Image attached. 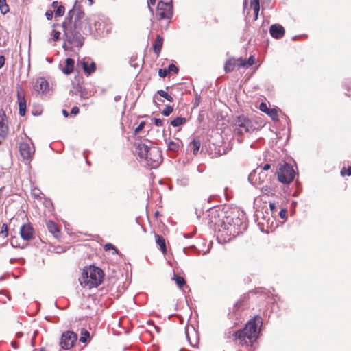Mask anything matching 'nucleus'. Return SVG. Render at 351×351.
Returning a JSON list of instances; mask_svg holds the SVG:
<instances>
[{
	"label": "nucleus",
	"mask_w": 351,
	"mask_h": 351,
	"mask_svg": "<svg viewBox=\"0 0 351 351\" xmlns=\"http://www.w3.org/2000/svg\"><path fill=\"white\" fill-rule=\"evenodd\" d=\"M262 324V318L258 315H256L246 323L243 329L235 332L234 336L241 341H245L247 339L250 346H252L253 343L256 341L259 337Z\"/></svg>",
	"instance_id": "obj_1"
},
{
	"label": "nucleus",
	"mask_w": 351,
	"mask_h": 351,
	"mask_svg": "<svg viewBox=\"0 0 351 351\" xmlns=\"http://www.w3.org/2000/svg\"><path fill=\"white\" fill-rule=\"evenodd\" d=\"M104 276V272L101 268L95 265H89L84 267L79 280L82 286L91 289L97 287L101 284Z\"/></svg>",
	"instance_id": "obj_2"
},
{
	"label": "nucleus",
	"mask_w": 351,
	"mask_h": 351,
	"mask_svg": "<svg viewBox=\"0 0 351 351\" xmlns=\"http://www.w3.org/2000/svg\"><path fill=\"white\" fill-rule=\"evenodd\" d=\"M222 226L235 237L246 230L247 223L244 213H238L226 216L223 220Z\"/></svg>",
	"instance_id": "obj_3"
},
{
	"label": "nucleus",
	"mask_w": 351,
	"mask_h": 351,
	"mask_svg": "<svg viewBox=\"0 0 351 351\" xmlns=\"http://www.w3.org/2000/svg\"><path fill=\"white\" fill-rule=\"evenodd\" d=\"M136 152L139 158L146 160L152 168L157 167L162 161L161 151L156 147L150 149L149 145L140 143L136 146Z\"/></svg>",
	"instance_id": "obj_4"
},
{
	"label": "nucleus",
	"mask_w": 351,
	"mask_h": 351,
	"mask_svg": "<svg viewBox=\"0 0 351 351\" xmlns=\"http://www.w3.org/2000/svg\"><path fill=\"white\" fill-rule=\"evenodd\" d=\"M64 29V36L66 40L72 47L80 49L84 45V37L80 33V28H75V26L66 27Z\"/></svg>",
	"instance_id": "obj_5"
},
{
	"label": "nucleus",
	"mask_w": 351,
	"mask_h": 351,
	"mask_svg": "<svg viewBox=\"0 0 351 351\" xmlns=\"http://www.w3.org/2000/svg\"><path fill=\"white\" fill-rule=\"evenodd\" d=\"M276 173L273 171L265 172L259 170V167L253 170L248 176V181L253 185L271 183V178L275 179Z\"/></svg>",
	"instance_id": "obj_6"
},
{
	"label": "nucleus",
	"mask_w": 351,
	"mask_h": 351,
	"mask_svg": "<svg viewBox=\"0 0 351 351\" xmlns=\"http://www.w3.org/2000/svg\"><path fill=\"white\" fill-rule=\"evenodd\" d=\"M75 16L74 19L73 25L75 28H80L83 34L88 35L91 32L90 19H86L84 21H82L85 16L84 12L82 10L80 5L77 3V8L75 10Z\"/></svg>",
	"instance_id": "obj_7"
},
{
	"label": "nucleus",
	"mask_w": 351,
	"mask_h": 351,
	"mask_svg": "<svg viewBox=\"0 0 351 351\" xmlns=\"http://www.w3.org/2000/svg\"><path fill=\"white\" fill-rule=\"evenodd\" d=\"M234 125L237 127L234 129V132L240 136L243 134V130L247 133L255 130L252 121L245 115L236 117L234 120Z\"/></svg>",
	"instance_id": "obj_8"
},
{
	"label": "nucleus",
	"mask_w": 351,
	"mask_h": 351,
	"mask_svg": "<svg viewBox=\"0 0 351 351\" xmlns=\"http://www.w3.org/2000/svg\"><path fill=\"white\" fill-rule=\"evenodd\" d=\"M278 180L280 182L288 184L295 178V171L293 167L287 163L284 164L278 171Z\"/></svg>",
	"instance_id": "obj_9"
},
{
	"label": "nucleus",
	"mask_w": 351,
	"mask_h": 351,
	"mask_svg": "<svg viewBox=\"0 0 351 351\" xmlns=\"http://www.w3.org/2000/svg\"><path fill=\"white\" fill-rule=\"evenodd\" d=\"M157 10L159 15L158 20H171L173 15L172 0H171L169 2H165L162 0L159 1L157 5Z\"/></svg>",
	"instance_id": "obj_10"
},
{
	"label": "nucleus",
	"mask_w": 351,
	"mask_h": 351,
	"mask_svg": "<svg viewBox=\"0 0 351 351\" xmlns=\"http://www.w3.org/2000/svg\"><path fill=\"white\" fill-rule=\"evenodd\" d=\"M77 340V335L73 331L64 332L60 337V346L62 349L69 350L73 348Z\"/></svg>",
	"instance_id": "obj_11"
},
{
	"label": "nucleus",
	"mask_w": 351,
	"mask_h": 351,
	"mask_svg": "<svg viewBox=\"0 0 351 351\" xmlns=\"http://www.w3.org/2000/svg\"><path fill=\"white\" fill-rule=\"evenodd\" d=\"M78 64L81 65L84 73L88 76L96 70V64L90 58H84L78 60Z\"/></svg>",
	"instance_id": "obj_12"
},
{
	"label": "nucleus",
	"mask_w": 351,
	"mask_h": 351,
	"mask_svg": "<svg viewBox=\"0 0 351 351\" xmlns=\"http://www.w3.org/2000/svg\"><path fill=\"white\" fill-rule=\"evenodd\" d=\"M19 152L21 157L24 160H29L34 154V147H31L30 145L27 142H21L19 143Z\"/></svg>",
	"instance_id": "obj_13"
},
{
	"label": "nucleus",
	"mask_w": 351,
	"mask_h": 351,
	"mask_svg": "<svg viewBox=\"0 0 351 351\" xmlns=\"http://www.w3.org/2000/svg\"><path fill=\"white\" fill-rule=\"evenodd\" d=\"M34 234V230L32 226L28 223L23 224L20 228V235L24 241H30Z\"/></svg>",
	"instance_id": "obj_14"
},
{
	"label": "nucleus",
	"mask_w": 351,
	"mask_h": 351,
	"mask_svg": "<svg viewBox=\"0 0 351 351\" xmlns=\"http://www.w3.org/2000/svg\"><path fill=\"white\" fill-rule=\"evenodd\" d=\"M8 132V118L5 112L3 110H0V136L2 138H5Z\"/></svg>",
	"instance_id": "obj_15"
},
{
	"label": "nucleus",
	"mask_w": 351,
	"mask_h": 351,
	"mask_svg": "<svg viewBox=\"0 0 351 351\" xmlns=\"http://www.w3.org/2000/svg\"><path fill=\"white\" fill-rule=\"evenodd\" d=\"M269 33L274 38L280 39L284 36L285 29L282 25L276 23L270 26Z\"/></svg>",
	"instance_id": "obj_16"
},
{
	"label": "nucleus",
	"mask_w": 351,
	"mask_h": 351,
	"mask_svg": "<svg viewBox=\"0 0 351 351\" xmlns=\"http://www.w3.org/2000/svg\"><path fill=\"white\" fill-rule=\"evenodd\" d=\"M71 93H72L73 95H80L82 99H88L89 96L88 90L79 83L73 84Z\"/></svg>",
	"instance_id": "obj_17"
},
{
	"label": "nucleus",
	"mask_w": 351,
	"mask_h": 351,
	"mask_svg": "<svg viewBox=\"0 0 351 351\" xmlns=\"http://www.w3.org/2000/svg\"><path fill=\"white\" fill-rule=\"evenodd\" d=\"M34 90L36 92L45 93L49 90V83L43 77L38 78L35 82Z\"/></svg>",
	"instance_id": "obj_18"
},
{
	"label": "nucleus",
	"mask_w": 351,
	"mask_h": 351,
	"mask_svg": "<svg viewBox=\"0 0 351 351\" xmlns=\"http://www.w3.org/2000/svg\"><path fill=\"white\" fill-rule=\"evenodd\" d=\"M77 8V0H76L75 1V3H74V5L72 9H71L68 14H67V16L65 19V21L62 23V27L63 28H65L68 26H70L71 27V25L72 23V20H73V17L74 16V15L75 16V10H76V8Z\"/></svg>",
	"instance_id": "obj_19"
},
{
	"label": "nucleus",
	"mask_w": 351,
	"mask_h": 351,
	"mask_svg": "<svg viewBox=\"0 0 351 351\" xmlns=\"http://www.w3.org/2000/svg\"><path fill=\"white\" fill-rule=\"evenodd\" d=\"M75 60L73 58H68L65 60V66L62 69L64 74L69 75L74 71Z\"/></svg>",
	"instance_id": "obj_20"
},
{
	"label": "nucleus",
	"mask_w": 351,
	"mask_h": 351,
	"mask_svg": "<svg viewBox=\"0 0 351 351\" xmlns=\"http://www.w3.org/2000/svg\"><path fill=\"white\" fill-rule=\"evenodd\" d=\"M17 99L19 102V115L23 117L26 113V101L24 97H22L19 93H17Z\"/></svg>",
	"instance_id": "obj_21"
},
{
	"label": "nucleus",
	"mask_w": 351,
	"mask_h": 351,
	"mask_svg": "<svg viewBox=\"0 0 351 351\" xmlns=\"http://www.w3.org/2000/svg\"><path fill=\"white\" fill-rule=\"evenodd\" d=\"M47 227L49 232H51L54 237L58 238L60 234V228L58 226L52 221H49L47 223Z\"/></svg>",
	"instance_id": "obj_22"
},
{
	"label": "nucleus",
	"mask_w": 351,
	"mask_h": 351,
	"mask_svg": "<svg viewBox=\"0 0 351 351\" xmlns=\"http://www.w3.org/2000/svg\"><path fill=\"white\" fill-rule=\"evenodd\" d=\"M162 45L163 38L160 35L158 34L152 47L154 53L157 56H159L162 47Z\"/></svg>",
	"instance_id": "obj_23"
},
{
	"label": "nucleus",
	"mask_w": 351,
	"mask_h": 351,
	"mask_svg": "<svg viewBox=\"0 0 351 351\" xmlns=\"http://www.w3.org/2000/svg\"><path fill=\"white\" fill-rule=\"evenodd\" d=\"M239 63V67H243L245 69L249 68L252 66L255 62V58L254 56H250L247 60H243L241 58L237 59Z\"/></svg>",
	"instance_id": "obj_24"
},
{
	"label": "nucleus",
	"mask_w": 351,
	"mask_h": 351,
	"mask_svg": "<svg viewBox=\"0 0 351 351\" xmlns=\"http://www.w3.org/2000/svg\"><path fill=\"white\" fill-rule=\"evenodd\" d=\"M156 243L160 246V250L163 254L167 252L166 242L165 238L159 234L155 235Z\"/></svg>",
	"instance_id": "obj_25"
},
{
	"label": "nucleus",
	"mask_w": 351,
	"mask_h": 351,
	"mask_svg": "<svg viewBox=\"0 0 351 351\" xmlns=\"http://www.w3.org/2000/svg\"><path fill=\"white\" fill-rule=\"evenodd\" d=\"M237 61L238 60L233 58L228 59L224 64V71L226 73L232 72L236 66Z\"/></svg>",
	"instance_id": "obj_26"
},
{
	"label": "nucleus",
	"mask_w": 351,
	"mask_h": 351,
	"mask_svg": "<svg viewBox=\"0 0 351 351\" xmlns=\"http://www.w3.org/2000/svg\"><path fill=\"white\" fill-rule=\"evenodd\" d=\"M261 192L263 195L274 196L275 195V191L271 186V183H265V185L263 186L261 188Z\"/></svg>",
	"instance_id": "obj_27"
},
{
	"label": "nucleus",
	"mask_w": 351,
	"mask_h": 351,
	"mask_svg": "<svg viewBox=\"0 0 351 351\" xmlns=\"http://www.w3.org/2000/svg\"><path fill=\"white\" fill-rule=\"evenodd\" d=\"M186 122V118L182 117H178L175 119H173V120H171L170 122V124L173 127L176 128V127H179L180 125L185 124Z\"/></svg>",
	"instance_id": "obj_28"
},
{
	"label": "nucleus",
	"mask_w": 351,
	"mask_h": 351,
	"mask_svg": "<svg viewBox=\"0 0 351 351\" xmlns=\"http://www.w3.org/2000/svg\"><path fill=\"white\" fill-rule=\"evenodd\" d=\"M90 332L86 329H82L80 341L84 343H87L90 341Z\"/></svg>",
	"instance_id": "obj_29"
},
{
	"label": "nucleus",
	"mask_w": 351,
	"mask_h": 351,
	"mask_svg": "<svg viewBox=\"0 0 351 351\" xmlns=\"http://www.w3.org/2000/svg\"><path fill=\"white\" fill-rule=\"evenodd\" d=\"M172 280H174L179 288H182L186 285V280L180 276L174 273Z\"/></svg>",
	"instance_id": "obj_30"
},
{
	"label": "nucleus",
	"mask_w": 351,
	"mask_h": 351,
	"mask_svg": "<svg viewBox=\"0 0 351 351\" xmlns=\"http://www.w3.org/2000/svg\"><path fill=\"white\" fill-rule=\"evenodd\" d=\"M191 145L193 146V153L194 155H197L200 146H201V141L199 138H194L191 143Z\"/></svg>",
	"instance_id": "obj_31"
},
{
	"label": "nucleus",
	"mask_w": 351,
	"mask_h": 351,
	"mask_svg": "<svg viewBox=\"0 0 351 351\" xmlns=\"http://www.w3.org/2000/svg\"><path fill=\"white\" fill-rule=\"evenodd\" d=\"M167 147L169 151L176 152L179 150L180 145L178 142L169 141L167 143Z\"/></svg>",
	"instance_id": "obj_32"
},
{
	"label": "nucleus",
	"mask_w": 351,
	"mask_h": 351,
	"mask_svg": "<svg viewBox=\"0 0 351 351\" xmlns=\"http://www.w3.org/2000/svg\"><path fill=\"white\" fill-rule=\"evenodd\" d=\"M266 114L271 117L274 121H278V110L276 108H271Z\"/></svg>",
	"instance_id": "obj_33"
},
{
	"label": "nucleus",
	"mask_w": 351,
	"mask_h": 351,
	"mask_svg": "<svg viewBox=\"0 0 351 351\" xmlns=\"http://www.w3.org/2000/svg\"><path fill=\"white\" fill-rule=\"evenodd\" d=\"M157 94L159 95L160 97L165 98L167 101L172 102L173 101V98L170 95H169L166 91L163 90H159L157 91Z\"/></svg>",
	"instance_id": "obj_34"
},
{
	"label": "nucleus",
	"mask_w": 351,
	"mask_h": 351,
	"mask_svg": "<svg viewBox=\"0 0 351 351\" xmlns=\"http://www.w3.org/2000/svg\"><path fill=\"white\" fill-rule=\"evenodd\" d=\"M0 10L3 14L9 12V7L6 3V0H0Z\"/></svg>",
	"instance_id": "obj_35"
},
{
	"label": "nucleus",
	"mask_w": 351,
	"mask_h": 351,
	"mask_svg": "<svg viewBox=\"0 0 351 351\" xmlns=\"http://www.w3.org/2000/svg\"><path fill=\"white\" fill-rule=\"evenodd\" d=\"M10 244L14 248H21L23 249L25 247V245H21L18 241V239L15 237H13L10 239Z\"/></svg>",
	"instance_id": "obj_36"
},
{
	"label": "nucleus",
	"mask_w": 351,
	"mask_h": 351,
	"mask_svg": "<svg viewBox=\"0 0 351 351\" xmlns=\"http://www.w3.org/2000/svg\"><path fill=\"white\" fill-rule=\"evenodd\" d=\"M248 298V295L247 294H245L243 295V296L241 297V298L239 299V301H237L235 304H234V308H235V310H239V308L242 306L243 304V302L246 300Z\"/></svg>",
	"instance_id": "obj_37"
},
{
	"label": "nucleus",
	"mask_w": 351,
	"mask_h": 351,
	"mask_svg": "<svg viewBox=\"0 0 351 351\" xmlns=\"http://www.w3.org/2000/svg\"><path fill=\"white\" fill-rule=\"evenodd\" d=\"M173 111V107L169 105H167L166 107L162 110V114L165 117H169Z\"/></svg>",
	"instance_id": "obj_38"
},
{
	"label": "nucleus",
	"mask_w": 351,
	"mask_h": 351,
	"mask_svg": "<svg viewBox=\"0 0 351 351\" xmlns=\"http://www.w3.org/2000/svg\"><path fill=\"white\" fill-rule=\"evenodd\" d=\"M64 7L62 5H60L57 9L54 11L55 12V16L56 17H61L64 14Z\"/></svg>",
	"instance_id": "obj_39"
},
{
	"label": "nucleus",
	"mask_w": 351,
	"mask_h": 351,
	"mask_svg": "<svg viewBox=\"0 0 351 351\" xmlns=\"http://www.w3.org/2000/svg\"><path fill=\"white\" fill-rule=\"evenodd\" d=\"M8 235V228L6 223H3L1 227V230L0 231V237L2 236L3 238L7 237Z\"/></svg>",
	"instance_id": "obj_40"
},
{
	"label": "nucleus",
	"mask_w": 351,
	"mask_h": 351,
	"mask_svg": "<svg viewBox=\"0 0 351 351\" xmlns=\"http://www.w3.org/2000/svg\"><path fill=\"white\" fill-rule=\"evenodd\" d=\"M104 250L106 251H108V250H114V252H113L114 254H118V252H119V250L116 248V247L114 245H112V243H106L104 245Z\"/></svg>",
	"instance_id": "obj_41"
},
{
	"label": "nucleus",
	"mask_w": 351,
	"mask_h": 351,
	"mask_svg": "<svg viewBox=\"0 0 351 351\" xmlns=\"http://www.w3.org/2000/svg\"><path fill=\"white\" fill-rule=\"evenodd\" d=\"M167 69V71L169 73V74L171 72L174 73H178L179 71L178 67L173 64H170Z\"/></svg>",
	"instance_id": "obj_42"
},
{
	"label": "nucleus",
	"mask_w": 351,
	"mask_h": 351,
	"mask_svg": "<svg viewBox=\"0 0 351 351\" xmlns=\"http://www.w3.org/2000/svg\"><path fill=\"white\" fill-rule=\"evenodd\" d=\"M250 4L254 10H260L259 0H251Z\"/></svg>",
	"instance_id": "obj_43"
},
{
	"label": "nucleus",
	"mask_w": 351,
	"mask_h": 351,
	"mask_svg": "<svg viewBox=\"0 0 351 351\" xmlns=\"http://www.w3.org/2000/svg\"><path fill=\"white\" fill-rule=\"evenodd\" d=\"M341 175L342 176H344L345 175H346L348 176H351V166H349L347 169L343 167L341 170Z\"/></svg>",
	"instance_id": "obj_44"
},
{
	"label": "nucleus",
	"mask_w": 351,
	"mask_h": 351,
	"mask_svg": "<svg viewBox=\"0 0 351 351\" xmlns=\"http://www.w3.org/2000/svg\"><path fill=\"white\" fill-rule=\"evenodd\" d=\"M177 183L180 186H186L189 184V180L187 178L178 179Z\"/></svg>",
	"instance_id": "obj_45"
},
{
	"label": "nucleus",
	"mask_w": 351,
	"mask_h": 351,
	"mask_svg": "<svg viewBox=\"0 0 351 351\" xmlns=\"http://www.w3.org/2000/svg\"><path fill=\"white\" fill-rule=\"evenodd\" d=\"M145 122L141 121L140 124L135 128L134 134H138L145 127Z\"/></svg>",
	"instance_id": "obj_46"
},
{
	"label": "nucleus",
	"mask_w": 351,
	"mask_h": 351,
	"mask_svg": "<svg viewBox=\"0 0 351 351\" xmlns=\"http://www.w3.org/2000/svg\"><path fill=\"white\" fill-rule=\"evenodd\" d=\"M259 109L266 114V112H268L271 108H268L265 103L261 102L259 106Z\"/></svg>",
	"instance_id": "obj_47"
},
{
	"label": "nucleus",
	"mask_w": 351,
	"mask_h": 351,
	"mask_svg": "<svg viewBox=\"0 0 351 351\" xmlns=\"http://www.w3.org/2000/svg\"><path fill=\"white\" fill-rule=\"evenodd\" d=\"M167 69H160L158 70V75L162 78L165 77L169 75V73L167 71Z\"/></svg>",
	"instance_id": "obj_48"
},
{
	"label": "nucleus",
	"mask_w": 351,
	"mask_h": 351,
	"mask_svg": "<svg viewBox=\"0 0 351 351\" xmlns=\"http://www.w3.org/2000/svg\"><path fill=\"white\" fill-rule=\"evenodd\" d=\"M62 47H63V49H64L65 51H66V50H71V51H73V48L74 47H72L71 45H70L69 44V43L66 40V38H65V39H64V42L63 45H62Z\"/></svg>",
	"instance_id": "obj_49"
},
{
	"label": "nucleus",
	"mask_w": 351,
	"mask_h": 351,
	"mask_svg": "<svg viewBox=\"0 0 351 351\" xmlns=\"http://www.w3.org/2000/svg\"><path fill=\"white\" fill-rule=\"evenodd\" d=\"M52 35L53 40L56 41L60 39V32L59 31L53 30Z\"/></svg>",
	"instance_id": "obj_50"
},
{
	"label": "nucleus",
	"mask_w": 351,
	"mask_h": 351,
	"mask_svg": "<svg viewBox=\"0 0 351 351\" xmlns=\"http://www.w3.org/2000/svg\"><path fill=\"white\" fill-rule=\"evenodd\" d=\"M287 210L286 209H281L279 212V216L281 219H285L287 218Z\"/></svg>",
	"instance_id": "obj_51"
},
{
	"label": "nucleus",
	"mask_w": 351,
	"mask_h": 351,
	"mask_svg": "<svg viewBox=\"0 0 351 351\" xmlns=\"http://www.w3.org/2000/svg\"><path fill=\"white\" fill-rule=\"evenodd\" d=\"M53 16V12L51 10H47L45 12V16L47 20H51Z\"/></svg>",
	"instance_id": "obj_52"
},
{
	"label": "nucleus",
	"mask_w": 351,
	"mask_h": 351,
	"mask_svg": "<svg viewBox=\"0 0 351 351\" xmlns=\"http://www.w3.org/2000/svg\"><path fill=\"white\" fill-rule=\"evenodd\" d=\"M154 124L155 125L158 126V127H160V126H162V120L159 119V118H154Z\"/></svg>",
	"instance_id": "obj_53"
},
{
	"label": "nucleus",
	"mask_w": 351,
	"mask_h": 351,
	"mask_svg": "<svg viewBox=\"0 0 351 351\" xmlns=\"http://www.w3.org/2000/svg\"><path fill=\"white\" fill-rule=\"evenodd\" d=\"M156 0H148L147 1V5L149 7V9L152 13H153V9L151 8V5H154L156 3Z\"/></svg>",
	"instance_id": "obj_54"
},
{
	"label": "nucleus",
	"mask_w": 351,
	"mask_h": 351,
	"mask_svg": "<svg viewBox=\"0 0 351 351\" xmlns=\"http://www.w3.org/2000/svg\"><path fill=\"white\" fill-rule=\"evenodd\" d=\"M271 169V165L269 163L265 164L263 167H259V170L267 172Z\"/></svg>",
	"instance_id": "obj_55"
},
{
	"label": "nucleus",
	"mask_w": 351,
	"mask_h": 351,
	"mask_svg": "<svg viewBox=\"0 0 351 351\" xmlns=\"http://www.w3.org/2000/svg\"><path fill=\"white\" fill-rule=\"evenodd\" d=\"M80 112L79 108L77 106H74L71 108V114L73 115H77Z\"/></svg>",
	"instance_id": "obj_56"
},
{
	"label": "nucleus",
	"mask_w": 351,
	"mask_h": 351,
	"mask_svg": "<svg viewBox=\"0 0 351 351\" xmlns=\"http://www.w3.org/2000/svg\"><path fill=\"white\" fill-rule=\"evenodd\" d=\"M200 99H201V97L200 95H196V97H195V101L194 102V106H197L199 104V101H200Z\"/></svg>",
	"instance_id": "obj_57"
},
{
	"label": "nucleus",
	"mask_w": 351,
	"mask_h": 351,
	"mask_svg": "<svg viewBox=\"0 0 351 351\" xmlns=\"http://www.w3.org/2000/svg\"><path fill=\"white\" fill-rule=\"evenodd\" d=\"M5 64V57L2 55L0 56V69Z\"/></svg>",
	"instance_id": "obj_58"
},
{
	"label": "nucleus",
	"mask_w": 351,
	"mask_h": 351,
	"mask_svg": "<svg viewBox=\"0 0 351 351\" xmlns=\"http://www.w3.org/2000/svg\"><path fill=\"white\" fill-rule=\"evenodd\" d=\"M60 5V3L57 1H55L52 3V7L54 9V11Z\"/></svg>",
	"instance_id": "obj_59"
},
{
	"label": "nucleus",
	"mask_w": 351,
	"mask_h": 351,
	"mask_svg": "<svg viewBox=\"0 0 351 351\" xmlns=\"http://www.w3.org/2000/svg\"><path fill=\"white\" fill-rule=\"evenodd\" d=\"M269 208H270V210L273 212L274 210H276V204L274 203H271L270 202L269 203Z\"/></svg>",
	"instance_id": "obj_60"
},
{
	"label": "nucleus",
	"mask_w": 351,
	"mask_h": 351,
	"mask_svg": "<svg viewBox=\"0 0 351 351\" xmlns=\"http://www.w3.org/2000/svg\"><path fill=\"white\" fill-rule=\"evenodd\" d=\"M258 12H259V10H254V21H256L258 19Z\"/></svg>",
	"instance_id": "obj_61"
},
{
	"label": "nucleus",
	"mask_w": 351,
	"mask_h": 351,
	"mask_svg": "<svg viewBox=\"0 0 351 351\" xmlns=\"http://www.w3.org/2000/svg\"><path fill=\"white\" fill-rule=\"evenodd\" d=\"M62 114L64 115V117L67 118L69 115V112L67 110L63 109L62 110Z\"/></svg>",
	"instance_id": "obj_62"
},
{
	"label": "nucleus",
	"mask_w": 351,
	"mask_h": 351,
	"mask_svg": "<svg viewBox=\"0 0 351 351\" xmlns=\"http://www.w3.org/2000/svg\"><path fill=\"white\" fill-rule=\"evenodd\" d=\"M11 345L14 349L18 348V343L16 341H12Z\"/></svg>",
	"instance_id": "obj_63"
},
{
	"label": "nucleus",
	"mask_w": 351,
	"mask_h": 351,
	"mask_svg": "<svg viewBox=\"0 0 351 351\" xmlns=\"http://www.w3.org/2000/svg\"><path fill=\"white\" fill-rule=\"evenodd\" d=\"M23 332H19L16 334V337L19 339V338H21L23 337Z\"/></svg>",
	"instance_id": "obj_64"
}]
</instances>
